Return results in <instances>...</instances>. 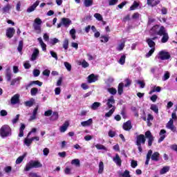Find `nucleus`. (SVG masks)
Here are the masks:
<instances>
[{"label":"nucleus","instance_id":"obj_1","mask_svg":"<svg viewBox=\"0 0 177 177\" xmlns=\"http://www.w3.org/2000/svg\"><path fill=\"white\" fill-rule=\"evenodd\" d=\"M0 136L4 139V138H8L12 136V129L9 125L5 124L0 129Z\"/></svg>","mask_w":177,"mask_h":177},{"label":"nucleus","instance_id":"obj_2","mask_svg":"<svg viewBox=\"0 0 177 177\" xmlns=\"http://www.w3.org/2000/svg\"><path fill=\"white\" fill-rule=\"evenodd\" d=\"M165 29V27L160 26V25L153 26L149 30V34L151 37H156V35H160L162 33L163 30Z\"/></svg>","mask_w":177,"mask_h":177},{"label":"nucleus","instance_id":"obj_3","mask_svg":"<svg viewBox=\"0 0 177 177\" xmlns=\"http://www.w3.org/2000/svg\"><path fill=\"white\" fill-rule=\"evenodd\" d=\"M42 167V164L39 161L30 160L28 162L24 168V171H28L32 168H41Z\"/></svg>","mask_w":177,"mask_h":177},{"label":"nucleus","instance_id":"obj_4","mask_svg":"<svg viewBox=\"0 0 177 177\" xmlns=\"http://www.w3.org/2000/svg\"><path fill=\"white\" fill-rule=\"evenodd\" d=\"M145 143H146V138H145V135L140 134L138 136L136 139V145L138 146L140 153H142V145H145Z\"/></svg>","mask_w":177,"mask_h":177},{"label":"nucleus","instance_id":"obj_5","mask_svg":"<svg viewBox=\"0 0 177 177\" xmlns=\"http://www.w3.org/2000/svg\"><path fill=\"white\" fill-rule=\"evenodd\" d=\"M158 59H160V60H169V59H171V54L168 51L160 50L158 53Z\"/></svg>","mask_w":177,"mask_h":177},{"label":"nucleus","instance_id":"obj_6","mask_svg":"<svg viewBox=\"0 0 177 177\" xmlns=\"http://www.w3.org/2000/svg\"><path fill=\"white\" fill-rule=\"evenodd\" d=\"M105 102H106V110H110V109H115V106H114V104H115V100L113 96L108 100L103 101L104 103Z\"/></svg>","mask_w":177,"mask_h":177},{"label":"nucleus","instance_id":"obj_7","mask_svg":"<svg viewBox=\"0 0 177 177\" xmlns=\"http://www.w3.org/2000/svg\"><path fill=\"white\" fill-rule=\"evenodd\" d=\"M132 84V80L129 78H126L123 82H121L119 84L118 89H124V88H128V86H131V84Z\"/></svg>","mask_w":177,"mask_h":177},{"label":"nucleus","instance_id":"obj_8","mask_svg":"<svg viewBox=\"0 0 177 177\" xmlns=\"http://www.w3.org/2000/svg\"><path fill=\"white\" fill-rule=\"evenodd\" d=\"M159 35L160 37H162L161 39L162 44H167V41H169V35H168V32H167V30L165 28Z\"/></svg>","mask_w":177,"mask_h":177},{"label":"nucleus","instance_id":"obj_9","mask_svg":"<svg viewBox=\"0 0 177 177\" xmlns=\"http://www.w3.org/2000/svg\"><path fill=\"white\" fill-rule=\"evenodd\" d=\"M145 137L148 139V146H151L154 140V137L151 135V132H150V131L145 132Z\"/></svg>","mask_w":177,"mask_h":177},{"label":"nucleus","instance_id":"obj_10","mask_svg":"<svg viewBox=\"0 0 177 177\" xmlns=\"http://www.w3.org/2000/svg\"><path fill=\"white\" fill-rule=\"evenodd\" d=\"M16 30L15 28H8L6 30V37L7 38H13V35H15Z\"/></svg>","mask_w":177,"mask_h":177},{"label":"nucleus","instance_id":"obj_11","mask_svg":"<svg viewBox=\"0 0 177 177\" xmlns=\"http://www.w3.org/2000/svg\"><path fill=\"white\" fill-rule=\"evenodd\" d=\"M20 102V95L19 94H15L14 96L12 97L10 103L11 104H17L18 103Z\"/></svg>","mask_w":177,"mask_h":177},{"label":"nucleus","instance_id":"obj_12","mask_svg":"<svg viewBox=\"0 0 177 177\" xmlns=\"http://www.w3.org/2000/svg\"><path fill=\"white\" fill-rule=\"evenodd\" d=\"M160 0H147V3L149 6H151L154 8V6H157V5H160Z\"/></svg>","mask_w":177,"mask_h":177},{"label":"nucleus","instance_id":"obj_13","mask_svg":"<svg viewBox=\"0 0 177 177\" xmlns=\"http://www.w3.org/2000/svg\"><path fill=\"white\" fill-rule=\"evenodd\" d=\"M38 56H39V50L38 48H35L30 57L31 62L37 60V57H38Z\"/></svg>","mask_w":177,"mask_h":177},{"label":"nucleus","instance_id":"obj_14","mask_svg":"<svg viewBox=\"0 0 177 177\" xmlns=\"http://www.w3.org/2000/svg\"><path fill=\"white\" fill-rule=\"evenodd\" d=\"M38 5H39V1H36L33 4L32 6H30L26 12L28 13H31V12H34V10H35V9H37V6H38Z\"/></svg>","mask_w":177,"mask_h":177},{"label":"nucleus","instance_id":"obj_15","mask_svg":"<svg viewBox=\"0 0 177 177\" xmlns=\"http://www.w3.org/2000/svg\"><path fill=\"white\" fill-rule=\"evenodd\" d=\"M32 85H38V86H42V82H40L39 80L32 81L28 85H26V89H28V88L32 86Z\"/></svg>","mask_w":177,"mask_h":177},{"label":"nucleus","instance_id":"obj_16","mask_svg":"<svg viewBox=\"0 0 177 177\" xmlns=\"http://www.w3.org/2000/svg\"><path fill=\"white\" fill-rule=\"evenodd\" d=\"M123 129H124V131H131V129H132V123L131 121L128 120L123 124Z\"/></svg>","mask_w":177,"mask_h":177},{"label":"nucleus","instance_id":"obj_17","mask_svg":"<svg viewBox=\"0 0 177 177\" xmlns=\"http://www.w3.org/2000/svg\"><path fill=\"white\" fill-rule=\"evenodd\" d=\"M61 21H62V25L64 26V27H70V25L71 24V20L68 18H62Z\"/></svg>","mask_w":177,"mask_h":177},{"label":"nucleus","instance_id":"obj_18","mask_svg":"<svg viewBox=\"0 0 177 177\" xmlns=\"http://www.w3.org/2000/svg\"><path fill=\"white\" fill-rule=\"evenodd\" d=\"M167 133V131L162 129L160 130L159 135L160 136V138L158 140V143H161V142H162V140H164L165 139V134Z\"/></svg>","mask_w":177,"mask_h":177},{"label":"nucleus","instance_id":"obj_19","mask_svg":"<svg viewBox=\"0 0 177 177\" xmlns=\"http://www.w3.org/2000/svg\"><path fill=\"white\" fill-rule=\"evenodd\" d=\"M167 128L171 129L173 132H175V126H174V120L171 119L167 124Z\"/></svg>","mask_w":177,"mask_h":177},{"label":"nucleus","instance_id":"obj_20","mask_svg":"<svg viewBox=\"0 0 177 177\" xmlns=\"http://www.w3.org/2000/svg\"><path fill=\"white\" fill-rule=\"evenodd\" d=\"M92 124H93V120H92V118H90L86 121H84L81 122L82 127H91Z\"/></svg>","mask_w":177,"mask_h":177},{"label":"nucleus","instance_id":"obj_21","mask_svg":"<svg viewBox=\"0 0 177 177\" xmlns=\"http://www.w3.org/2000/svg\"><path fill=\"white\" fill-rule=\"evenodd\" d=\"M97 81V77L95 75V74H91L88 77V84H92V82H96Z\"/></svg>","mask_w":177,"mask_h":177},{"label":"nucleus","instance_id":"obj_22","mask_svg":"<svg viewBox=\"0 0 177 177\" xmlns=\"http://www.w3.org/2000/svg\"><path fill=\"white\" fill-rule=\"evenodd\" d=\"M20 81H21V77H17L11 81L10 85L12 86L15 85H20Z\"/></svg>","mask_w":177,"mask_h":177},{"label":"nucleus","instance_id":"obj_23","mask_svg":"<svg viewBox=\"0 0 177 177\" xmlns=\"http://www.w3.org/2000/svg\"><path fill=\"white\" fill-rule=\"evenodd\" d=\"M6 77L8 82L12 80V71L9 68H8L6 71Z\"/></svg>","mask_w":177,"mask_h":177},{"label":"nucleus","instance_id":"obj_24","mask_svg":"<svg viewBox=\"0 0 177 177\" xmlns=\"http://www.w3.org/2000/svg\"><path fill=\"white\" fill-rule=\"evenodd\" d=\"M113 161H114L119 167H121V158L118 154H116L115 157L113 158Z\"/></svg>","mask_w":177,"mask_h":177},{"label":"nucleus","instance_id":"obj_25","mask_svg":"<svg viewBox=\"0 0 177 177\" xmlns=\"http://www.w3.org/2000/svg\"><path fill=\"white\" fill-rule=\"evenodd\" d=\"M146 42L151 48H156V42L153 41L151 39L148 38L146 39Z\"/></svg>","mask_w":177,"mask_h":177},{"label":"nucleus","instance_id":"obj_26","mask_svg":"<svg viewBox=\"0 0 177 177\" xmlns=\"http://www.w3.org/2000/svg\"><path fill=\"white\" fill-rule=\"evenodd\" d=\"M27 157V153H24L22 156H19L15 161L17 165L21 164L23 160Z\"/></svg>","mask_w":177,"mask_h":177},{"label":"nucleus","instance_id":"obj_27","mask_svg":"<svg viewBox=\"0 0 177 177\" xmlns=\"http://www.w3.org/2000/svg\"><path fill=\"white\" fill-rule=\"evenodd\" d=\"M12 9V6L9 3L6 5L3 8H2V13H9V11Z\"/></svg>","mask_w":177,"mask_h":177},{"label":"nucleus","instance_id":"obj_28","mask_svg":"<svg viewBox=\"0 0 177 177\" xmlns=\"http://www.w3.org/2000/svg\"><path fill=\"white\" fill-rule=\"evenodd\" d=\"M24 129H26V125L23 123L21 124V127L19 129V138H23L24 136Z\"/></svg>","mask_w":177,"mask_h":177},{"label":"nucleus","instance_id":"obj_29","mask_svg":"<svg viewBox=\"0 0 177 177\" xmlns=\"http://www.w3.org/2000/svg\"><path fill=\"white\" fill-rule=\"evenodd\" d=\"M68 122H66L65 123H64V124L59 129L60 132H66V131H67V129L68 128Z\"/></svg>","mask_w":177,"mask_h":177},{"label":"nucleus","instance_id":"obj_30","mask_svg":"<svg viewBox=\"0 0 177 177\" xmlns=\"http://www.w3.org/2000/svg\"><path fill=\"white\" fill-rule=\"evenodd\" d=\"M152 161H158L160 158V153L158 152H155L152 154L151 157Z\"/></svg>","mask_w":177,"mask_h":177},{"label":"nucleus","instance_id":"obj_31","mask_svg":"<svg viewBox=\"0 0 177 177\" xmlns=\"http://www.w3.org/2000/svg\"><path fill=\"white\" fill-rule=\"evenodd\" d=\"M151 154H153V151L150 149L149 150L147 154V160L145 161V165H149V162L150 161V158L151 157Z\"/></svg>","mask_w":177,"mask_h":177},{"label":"nucleus","instance_id":"obj_32","mask_svg":"<svg viewBox=\"0 0 177 177\" xmlns=\"http://www.w3.org/2000/svg\"><path fill=\"white\" fill-rule=\"evenodd\" d=\"M93 5V0H84V6L85 8H89Z\"/></svg>","mask_w":177,"mask_h":177},{"label":"nucleus","instance_id":"obj_33","mask_svg":"<svg viewBox=\"0 0 177 177\" xmlns=\"http://www.w3.org/2000/svg\"><path fill=\"white\" fill-rule=\"evenodd\" d=\"M35 102V100L33 98H31L29 101H26L24 104L26 106V107H32L33 106L34 102Z\"/></svg>","mask_w":177,"mask_h":177},{"label":"nucleus","instance_id":"obj_34","mask_svg":"<svg viewBox=\"0 0 177 177\" xmlns=\"http://www.w3.org/2000/svg\"><path fill=\"white\" fill-rule=\"evenodd\" d=\"M98 167V174H103V171H104V164L103 163V162H100Z\"/></svg>","mask_w":177,"mask_h":177},{"label":"nucleus","instance_id":"obj_35","mask_svg":"<svg viewBox=\"0 0 177 177\" xmlns=\"http://www.w3.org/2000/svg\"><path fill=\"white\" fill-rule=\"evenodd\" d=\"M100 106H101L100 102H94V103L91 106V109L92 110H97V109H99V107H100Z\"/></svg>","mask_w":177,"mask_h":177},{"label":"nucleus","instance_id":"obj_36","mask_svg":"<svg viewBox=\"0 0 177 177\" xmlns=\"http://www.w3.org/2000/svg\"><path fill=\"white\" fill-rule=\"evenodd\" d=\"M58 119H59V113L53 112L50 117L51 121H56V120H58Z\"/></svg>","mask_w":177,"mask_h":177},{"label":"nucleus","instance_id":"obj_37","mask_svg":"<svg viewBox=\"0 0 177 177\" xmlns=\"http://www.w3.org/2000/svg\"><path fill=\"white\" fill-rule=\"evenodd\" d=\"M139 8V3L134 1L133 5L130 7L129 10H135Z\"/></svg>","mask_w":177,"mask_h":177},{"label":"nucleus","instance_id":"obj_38","mask_svg":"<svg viewBox=\"0 0 177 177\" xmlns=\"http://www.w3.org/2000/svg\"><path fill=\"white\" fill-rule=\"evenodd\" d=\"M125 59H127V56L125 55H122L118 61V63L122 66H124V64H125Z\"/></svg>","mask_w":177,"mask_h":177},{"label":"nucleus","instance_id":"obj_39","mask_svg":"<svg viewBox=\"0 0 177 177\" xmlns=\"http://www.w3.org/2000/svg\"><path fill=\"white\" fill-rule=\"evenodd\" d=\"M152 111H154L156 114H158V106L156 104H152L150 106Z\"/></svg>","mask_w":177,"mask_h":177},{"label":"nucleus","instance_id":"obj_40","mask_svg":"<svg viewBox=\"0 0 177 177\" xmlns=\"http://www.w3.org/2000/svg\"><path fill=\"white\" fill-rule=\"evenodd\" d=\"M169 171V167L165 166L160 171V175H164L165 174H167V172H168Z\"/></svg>","mask_w":177,"mask_h":177},{"label":"nucleus","instance_id":"obj_41","mask_svg":"<svg viewBox=\"0 0 177 177\" xmlns=\"http://www.w3.org/2000/svg\"><path fill=\"white\" fill-rule=\"evenodd\" d=\"M156 52V48H151L150 50L145 55V57L149 58L153 55V53Z\"/></svg>","mask_w":177,"mask_h":177},{"label":"nucleus","instance_id":"obj_42","mask_svg":"<svg viewBox=\"0 0 177 177\" xmlns=\"http://www.w3.org/2000/svg\"><path fill=\"white\" fill-rule=\"evenodd\" d=\"M23 45H24L23 40H20L19 42L18 47H17V50H18V52H19V53H21V52L23 50Z\"/></svg>","mask_w":177,"mask_h":177},{"label":"nucleus","instance_id":"obj_43","mask_svg":"<svg viewBox=\"0 0 177 177\" xmlns=\"http://www.w3.org/2000/svg\"><path fill=\"white\" fill-rule=\"evenodd\" d=\"M115 111V108L111 109L108 113H105V117H107V118L111 117V115H113Z\"/></svg>","mask_w":177,"mask_h":177},{"label":"nucleus","instance_id":"obj_44","mask_svg":"<svg viewBox=\"0 0 177 177\" xmlns=\"http://www.w3.org/2000/svg\"><path fill=\"white\" fill-rule=\"evenodd\" d=\"M136 84L139 85L140 88H145L146 86V83L143 80H137Z\"/></svg>","mask_w":177,"mask_h":177},{"label":"nucleus","instance_id":"obj_45","mask_svg":"<svg viewBox=\"0 0 177 177\" xmlns=\"http://www.w3.org/2000/svg\"><path fill=\"white\" fill-rule=\"evenodd\" d=\"M95 147L97 149V150H105V151H107V148H106V147H104L103 145L97 144L95 145Z\"/></svg>","mask_w":177,"mask_h":177},{"label":"nucleus","instance_id":"obj_46","mask_svg":"<svg viewBox=\"0 0 177 177\" xmlns=\"http://www.w3.org/2000/svg\"><path fill=\"white\" fill-rule=\"evenodd\" d=\"M71 164H72V165H75V167H80V160L79 159H73L71 160Z\"/></svg>","mask_w":177,"mask_h":177},{"label":"nucleus","instance_id":"obj_47","mask_svg":"<svg viewBox=\"0 0 177 177\" xmlns=\"http://www.w3.org/2000/svg\"><path fill=\"white\" fill-rule=\"evenodd\" d=\"M63 48L65 50L68 49V39H65L63 42Z\"/></svg>","mask_w":177,"mask_h":177},{"label":"nucleus","instance_id":"obj_48","mask_svg":"<svg viewBox=\"0 0 177 177\" xmlns=\"http://www.w3.org/2000/svg\"><path fill=\"white\" fill-rule=\"evenodd\" d=\"M31 143H32V138H25L24 145L28 147L31 145Z\"/></svg>","mask_w":177,"mask_h":177},{"label":"nucleus","instance_id":"obj_49","mask_svg":"<svg viewBox=\"0 0 177 177\" xmlns=\"http://www.w3.org/2000/svg\"><path fill=\"white\" fill-rule=\"evenodd\" d=\"M34 30L38 31V34H41V25L33 24Z\"/></svg>","mask_w":177,"mask_h":177},{"label":"nucleus","instance_id":"obj_50","mask_svg":"<svg viewBox=\"0 0 177 177\" xmlns=\"http://www.w3.org/2000/svg\"><path fill=\"white\" fill-rule=\"evenodd\" d=\"M94 17H95V19H97V20L99 21H102V20H103V17L99 13L94 14Z\"/></svg>","mask_w":177,"mask_h":177},{"label":"nucleus","instance_id":"obj_51","mask_svg":"<svg viewBox=\"0 0 177 177\" xmlns=\"http://www.w3.org/2000/svg\"><path fill=\"white\" fill-rule=\"evenodd\" d=\"M3 171L6 172V174H10V172H12V167L6 166L4 167Z\"/></svg>","mask_w":177,"mask_h":177},{"label":"nucleus","instance_id":"obj_52","mask_svg":"<svg viewBox=\"0 0 177 177\" xmlns=\"http://www.w3.org/2000/svg\"><path fill=\"white\" fill-rule=\"evenodd\" d=\"M125 48V42H122L117 47V50L121 51Z\"/></svg>","mask_w":177,"mask_h":177},{"label":"nucleus","instance_id":"obj_53","mask_svg":"<svg viewBox=\"0 0 177 177\" xmlns=\"http://www.w3.org/2000/svg\"><path fill=\"white\" fill-rule=\"evenodd\" d=\"M53 113V111L49 109L44 112V115L45 117H50V115H52Z\"/></svg>","mask_w":177,"mask_h":177},{"label":"nucleus","instance_id":"obj_54","mask_svg":"<svg viewBox=\"0 0 177 177\" xmlns=\"http://www.w3.org/2000/svg\"><path fill=\"white\" fill-rule=\"evenodd\" d=\"M66 68L68 70V71H71V64L67 62H65L64 63Z\"/></svg>","mask_w":177,"mask_h":177},{"label":"nucleus","instance_id":"obj_55","mask_svg":"<svg viewBox=\"0 0 177 177\" xmlns=\"http://www.w3.org/2000/svg\"><path fill=\"white\" fill-rule=\"evenodd\" d=\"M19 118H20V115H17L14 119L12 120V123L15 125V124H17L19 121Z\"/></svg>","mask_w":177,"mask_h":177},{"label":"nucleus","instance_id":"obj_56","mask_svg":"<svg viewBox=\"0 0 177 177\" xmlns=\"http://www.w3.org/2000/svg\"><path fill=\"white\" fill-rule=\"evenodd\" d=\"M120 176L122 177H131L129 175V171L125 170L124 173L120 174Z\"/></svg>","mask_w":177,"mask_h":177},{"label":"nucleus","instance_id":"obj_57","mask_svg":"<svg viewBox=\"0 0 177 177\" xmlns=\"http://www.w3.org/2000/svg\"><path fill=\"white\" fill-rule=\"evenodd\" d=\"M169 77H170L169 72L168 71L165 72L162 78L163 81H167V80H169Z\"/></svg>","mask_w":177,"mask_h":177},{"label":"nucleus","instance_id":"obj_58","mask_svg":"<svg viewBox=\"0 0 177 177\" xmlns=\"http://www.w3.org/2000/svg\"><path fill=\"white\" fill-rule=\"evenodd\" d=\"M139 17H140V14H139V12H135L132 15L133 20H136L139 19Z\"/></svg>","mask_w":177,"mask_h":177},{"label":"nucleus","instance_id":"obj_59","mask_svg":"<svg viewBox=\"0 0 177 177\" xmlns=\"http://www.w3.org/2000/svg\"><path fill=\"white\" fill-rule=\"evenodd\" d=\"M33 24L41 26V24H42V20H41L39 18H36L35 19V24Z\"/></svg>","mask_w":177,"mask_h":177},{"label":"nucleus","instance_id":"obj_60","mask_svg":"<svg viewBox=\"0 0 177 177\" xmlns=\"http://www.w3.org/2000/svg\"><path fill=\"white\" fill-rule=\"evenodd\" d=\"M39 74H41V71H39V70L35 69L33 71V75H34V77H39Z\"/></svg>","mask_w":177,"mask_h":177},{"label":"nucleus","instance_id":"obj_61","mask_svg":"<svg viewBox=\"0 0 177 177\" xmlns=\"http://www.w3.org/2000/svg\"><path fill=\"white\" fill-rule=\"evenodd\" d=\"M108 135L110 138H114V136H115V131L113 130H109Z\"/></svg>","mask_w":177,"mask_h":177},{"label":"nucleus","instance_id":"obj_62","mask_svg":"<svg viewBox=\"0 0 177 177\" xmlns=\"http://www.w3.org/2000/svg\"><path fill=\"white\" fill-rule=\"evenodd\" d=\"M82 66L83 68H86V67H89V64L86 61L84 60L82 62Z\"/></svg>","mask_w":177,"mask_h":177},{"label":"nucleus","instance_id":"obj_63","mask_svg":"<svg viewBox=\"0 0 177 177\" xmlns=\"http://www.w3.org/2000/svg\"><path fill=\"white\" fill-rule=\"evenodd\" d=\"M50 53L52 57H54V59H55V60H58L57 53H55V51H50Z\"/></svg>","mask_w":177,"mask_h":177},{"label":"nucleus","instance_id":"obj_64","mask_svg":"<svg viewBox=\"0 0 177 177\" xmlns=\"http://www.w3.org/2000/svg\"><path fill=\"white\" fill-rule=\"evenodd\" d=\"M117 2H118V0H109V6H113L115 5Z\"/></svg>","mask_w":177,"mask_h":177}]
</instances>
